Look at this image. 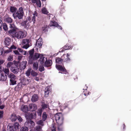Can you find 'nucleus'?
Here are the masks:
<instances>
[{"instance_id":"f257e3e1","label":"nucleus","mask_w":131,"mask_h":131,"mask_svg":"<svg viewBox=\"0 0 131 131\" xmlns=\"http://www.w3.org/2000/svg\"><path fill=\"white\" fill-rule=\"evenodd\" d=\"M17 28L15 25H11L10 29L7 32L8 35L14 38L21 39L25 37L24 32L22 31H17Z\"/></svg>"},{"instance_id":"f03ea898","label":"nucleus","mask_w":131,"mask_h":131,"mask_svg":"<svg viewBox=\"0 0 131 131\" xmlns=\"http://www.w3.org/2000/svg\"><path fill=\"white\" fill-rule=\"evenodd\" d=\"M54 117L58 124V130L59 131L62 130L63 128V125L64 121L63 115L61 113H57L55 115Z\"/></svg>"},{"instance_id":"7ed1b4c3","label":"nucleus","mask_w":131,"mask_h":131,"mask_svg":"<svg viewBox=\"0 0 131 131\" xmlns=\"http://www.w3.org/2000/svg\"><path fill=\"white\" fill-rule=\"evenodd\" d=\"M24 12L22 7H20L18 10L13 14V16L14 19L18 18L19 19H22L24 15Z\"/></svg>"},{"instance_id":"20e7f679","label":"nucleus","mask_w":131,"mask_h":131,"mask_svg":"<svg viewBox=\"0 0 131 131\" xmlns=\"http://www.w3.org/2000/svg\"><path fill=\"white\" fill-rule=\"evenodd\" d=\"M25 116L27 119L30 120L35 119L36 118V112L27 113L25 114Z\"/></svg>"},{"instance_id":"39448f33","label":"nucleus","mask_w":131,"mask_h":131,"mask_svg":"<svg viewBox=\"0 0 131 131\" xmlns=\"http://www.w3.org/2000/svg\"><path fill=\"white\" fill-rule=\"evenodd\" d=\"M31 18L30 16L27 17V20L23 21L21 23V25L24 26L25 28H28L30 26V23L32 21L31 20Z\"/></svg>"},{"instance_id":"423d86ee","label":"nucleus","mask_w":131,"mask_h":131,"mask_svg":"<svg viewBox=\"0 0 131 131\" xmlns=\"http://www.w3.org/2000/svg\"><path fill=\"white\" fill-rule=\"evenodd\" d=\"M41 54H40L37 53H35L33 56H32L31 59H29V62L30 64L32 63L33 61L37 60L39 57H40Z\"/></svg>"},{"instance_id":"0eeeda50","label":"nucleus","mask_w":131,"mask_h":131,"mask_svg":"<svg viewBox=\"0 0 131 131\" xmlns=\"http://www.w3.org/2000/svg\"><path fill=\"white\" fill-rule=\"evenodd\" d=\"M35 125V123L32 121H27L25 123V125L27 128H31L33 127Z\"/></svg>"},{"instance_id":"6e6552de","label":"nucleus","mask_w":131,"mask_h":131,"mask_svg":"<svg viewBox=\"0 0 131 131\" xmlns=\"http://www.w3.org/2000/svg\"><path fill=\"white\" fill-rule=\"evenodd\" d=\"M30 42V40L28 39H24L22 42V44L23 45L22 48L27 49L29 47V43Z\"/></svg>"},{"instance_id":"1a4fd4ad","label":"nucleus","mask_w":131,"mask_h":131,"mask_svg":"<svg viewBox=\"0 0 131 131\" xmlns=\"http://www.w3.org/2000/svg\"><path fill=\"white\" fill-rule=\"evenodd\" d=\"M10 70L13 73L17 74L19 71V68L18 64H13L11 67Z\"/></svg>"},{"instance_id":"9d476101","label":"nucleus","mask_w":131,"mask_h":131,"mask_svg":"<svg viewBox=\"0 0 131 131\" xmlns=\"http://www.w3.org/2000/svg\"><path fill=\"white\" fill-rule=\"evenodd\" d=\"M56 67L57 69L59 71H61L65 74L68 73V72L65 68L64 66H62L61 65H56Z\"/></svg>"},{"instance_id":"9b49d317","label":"nucleus","mask_w":131,"mask_h":131,"mask_svg":"<svg viewBox=\"0 0 131 131\" xmlns=\"http://www.w3.org/2000/svg\"><path fill=\"white\" fill-rule=\"evenodd\" d=\"M5 21L8 24H9V28L10 29V27L11 25L14 24L13 23V20L10 17H8L5 18Z\"/></svg>"},{"instance_id":"f8f14e48","label":"nucleus","mask_w":131,"mask_h":131,"mask_svg":"<svg viewBox=\"0 0 131 131\" xmlns=\"http://www.w3.org/2000/svg\"><path fill=\"white\" fill-rule=\"evenodd\" d=\"M29 111L33 112L35 111L37 108V105L35 104H30L29 105Z\"/></svg>"},{"instance_id":"ddd939ff","label":"nucleus","mask_w":131,"mask_h":131,"mask_svg":"<svg viewBox=\"0 0 131 131\" xmlns=\"http://www.w3.org/2000/svg\"><path fill=\"white\" fill-rule=\"evenodd\" d=\"M27 62L26 61H23L21 62L19 64V68L21 70H23L26 68Z\"/></svg>"},{"instance_id":"4468645a","label":"nucleus","mask_w":131,"mask_h":131,"mask_svg":"<svg viewBox=\"0 0 131 131\" xmlns=\"http://www.w3.org/2000/svg\"><path fill=\"white\" fill-rule=\"evenodd\" d=\"M66 54H64L61 57L62 58H60L59 57H57L56 58V61L57 63L61 64L63 62V59L65 58V56Z\"/></svg>"},{"instance_id":"2eb2a0df","label":"nucleus","mask_w":131,"mask_h":131,"mask_svg":"<svg viewBox=\"0 0 131 131\" xmlns=\"http://www.w3.org/2000/svg\"><path fill=\"white\" fill-rule=\"evenodd\" d=\"M42 40V38H39L36 42V46L40 48L43 44Z\"/></svg>"},{"instance_id":"dca6fc26","label":"nucleus","mask_w":131,"mask_h":131,"mask_svg":"<svg viewBox=\"0 0 131 131\" xmlns=\"http://www.w3.org/2000/svg\"><path fill=\"white\" fill-rule=\"evenodd\" d=\"M39 99V96L37 94H34L32 96L31 99V101L33 102L37 101Z\"/></svg>"},{"instance_id":"f3484780","label":"nucleus","mask_w":131,"mask_h":131,"mask_svg":"<svg viewBox=\"0 0 131 131\" xmlns=\"http://www.w3.org/2000/svg\"><path fill=\"white\" fill-rule=\"evenodd\" d=\"M21 110L23 112L26 113L29 110L28 107L27 105H23L21 108Z\"/></svg>"},{"instance_id":"a211bd4d","label":"nucleus","mask_w":131,"mask_h":131,"mask_svg":"<svg viewBox=\"0 0 131 131\" xmlns=\"http://www.w3.org/2000/svg\"><path fill=\"white\" fill-rule=\"evenodd\" d=\"M7 75L4 73L0 74V81H5L7 79Z\"/></svg>"},{"instance_id":"6ab92c4d","label":"nucleus","mask_w":131,"mask_h":131,"mask_svg":"<svg viewBox=\"0 0 131 131\" xmlns=\"http://www.w3.org/2000/svg\"><path fill=\"white\" fill-rule=\"evenodd\" d=\"M50 91V87L48 86L46 87L45 89L44 96L46 97H48Z\"/></svg>"},{"instance_id":"aec40b11","label":"nucleus","mask_w":131,"mask_h":131,"mask_svg":"<svg viewBox=\"0 0 131 131\" xmlns=\"http://www.w3.org/2000/svg\"><path fill=\"white\" fill-rule=\"evenodd\" d=\"M52 64V61L51 60H47V59H46V61L45 63V66L46 67H49L51 66Z\"/></svg>"},{"instance_id":"412c9836","label":"nucleus","mask_w":131,"mask_h":131,"mask_svg":"<svg viewBox=\"0 0 131 131\" xmlns=\"http://www.w3.org/2000/svg\"><path fill=\"white\" fill-rule=\"evenodd\" d=\"M11 40L9 38H5V43L6 46H7L10 44Z\"/></svg>"},{"instance_id":"4be33fe9","label":"nucleus","mask_w":131,"mask_h":131,"mask_svg":"<svg viewBox=\"0 0 131 131\" xmlns=\"http://www.w3.org/2000/svg\"><path fill=\"white\" fill-rule=\"evenodd\" d=\"M22 82L23 85H26L29 83L30 82V80L27 78H24L22 80Z\"/></svg>"},{"instance_id":"5701e85b","label":"nucleus","mask_w":131,"mask_h":131,"mask_svg":"<svg viewBox=\"0 0 131 131\" xmlns=\"http://www.w3.org/2000/svg\"><path fill=\"white\" fill-rule=\"evenodd\" d=\"M17 118V115L15 114H12L11 116L10 119L12 122H14L16 121Z\"/></svg>"},{"instance_id":"b1692460","label":"nucleus","mask_w":131,"mask_h":131,"mask_svg":"<svg viewBox=\"0 0 131 131\" xmlns=\"http://www.w3.org/2000/svg\"><path fill=\"white\" fill-rule=\"evenodd\" d=\"M8 131H17V130L12 125H8L7 126Z\"/></svg>"},{"instance_id":"393cba45","label":"nucleus","mask_w":131,"mask_h":131,"mask_svg":"<svg viewBox=\"0 0 131 131\" xmlns=\"http://www.w3.org/2000/svg\"><path fill=\"white\" fill-rule=\"evenodd\" d=\"M34 51H35L34 48H33L32 49L29 50V59H31L32 56H33V55L34 54Z\"/></svg>"},{"instance_id":"a878e982","label":"nucleus","mask_w":131,"mask_h":131,"mask_svg":"<svg viewBox=\"0 0 131 131\" xmlns=\"http://www.w3.org/2000/svg\"><path fill=\"white\" fill-rule=\"evenodd\" d=\"M33 16L32 17V21H33V24H34L36 21V17L38 15V14L36 11H35L33 13Z\"/></svg>"},{"instance_id":"bb28decb","label":"nucleus","mask_w":131,"mask_h":131,"mask_svg":"<svg viewBox=\"0 0 131 131\" xmlns=\"http://www.w3.org/2000/svg\"><path fill=\"white\" fill-rule=\"evenodd\" d=\"M8 78H9L10 80H16V77L13 74L11 73L8 76Z\"/></svg>"},{"instance_id":"cd10ccee","label":"nucleus","mask_w":131,"mask_h":131,"mask_svg":"<svg viewBox=\"0 0 131 131\" xmlns=\"http://www.w3.org/2000/svg\"><path fill=\"white\" fill-rule=\"evenodd\" d=\"M17 11V8L15 6H11L10 8V11L11 13H15Z\"/></svg>"},{"instance_id":"c85d7f7f","label":"nucleus","mask_w":131,"mask_h":131,"mask_svg":"<svg viewBox=\"0 0 131 131\" xmlns=\"http://www.w3.org/2000/svg\"><path fill=\"white\" fill-rule=\"evenodd\" d=\"M70 54L67 53L66 55L67 58L65 59L64 60V61L66 62L67 63H68L71 61V59L70 58Z\"/></svg>"},{"instance_id":"c756f323","label":"nucleus","mask_w":131,"mask_h":131,"mask_svg":"<svg viewBox=\"0 0 131 131\" xmlns=\"http://www.w3.org/2000/svg\"><path fill=\"white\" fill-rule=\"evenodd\" d=\"M49 25L50 26H54L56 27L58 26V24L55 21H51L50 22Z\"/></svg>"},{"instance_id":"7c9ffc66","label":"nucleus","mask_w":131,"mask_h":131,"mask_svg":"<svg viewBox=\"0 0 131 131\" xmlns=\"http://www.w3.org/2000/svg\"><path fill=\"white\" fill-rule=\"evenodd\" d=\"M3 28L5 31H7L8 30V28L7 24L5 23L3 24Z\"/></svg>"},{"instance_id":"2f4dec72","label":"nucleus","mask_w":131,"mask_h":131,"mask_svg":"<svg viewBox=\"0 0 131 131\" xmlns=\"http://www.w3.org/2000/svg\"><path fill=\"white\" fill-rule=\"evenodd\" d=\"M38 64L37 62L34 63L33 65V68L35 70H37L38 68Z\"/></svg>"},{"instance_id":"473e14b6","label":"nucleus","mask_w":131,"mask_h":131,"mask_svg":"<svg viewBox=\"0 0 131 131\" xmlns=\"http://www.w3.org/2000/svg\"><path fill=\"white\" fill-rule=\"evenodd\" d=\"M47 115L46 112H44L43 113L42 116V120L43 121H45L46 120L47 117Z\"/></svg>"},{"instance_id":"72a5a7b5","label":"nucleus","mask_w":131,"mask_h":131,"mask_svg":"<svg viewBox=\"0 0 131 131\" xmlns=\"http://www.w3.org/2000/svg\"><path fill=\"white\" fill-rule=\"evenodd\" d=\"M13 126H14V127L17 130L19 129V125L18 122H16L14 123Z\"/></svg>"},{"instance_id":"f704fd0d","label":"nucleus","mask_w":131,"mask_h":131,"mask_svg":"<svg viewBox=\"0 0 131 131\" xmlns=\"http://www.w3.org/2000/svg\"><path fill=\"white\" fill-rule=\"evenodd\" d=\"M45 59H47L46 58L43 57V55H41L40 57V61L41 62V64H43L44 63L45 61Z\"/></svg>"},{"instance_id":"c9c22d12","label":"nucleus","mask_w":131,"mask_h":131,"mask_svg":"<svg viewBox=\"0 0 131 131\" xmlns=\"http://www.w3.org/2000/svg\"><path fill=\"white\" fill-rule=\"evenodd\" d=\"M42 13L45 14H47L49 13L48 12V11L46 9L45 7H43L42 8Z\"/></svg>"},{"instance_id":"e433bc0d","label":"nucleus","mask_w":131,"mask_h":131,"mask_svg":"<svg viewBox=\"0 0 131 131\" xmlns=\"http://www.w3.org/2000/svg\"><path fill=\"white\" fill-rule=\"evenodd\" d=\"M3 71L4 72L5 74H7L8 76L10 74H9V70L8 68H5L4 69H3Z\"/></svg>"},{"instance_id":"4c0bfd02","label":"nucleus","mask_w":131,"mask_h":131,"mask_svg":"<svg viewBox=\"0 0 131 131\" xmlns=\"http://www.w3.org/2000/svg\"><path fill=\"white\" fill-rule=\"evenodd\" d=\"M10 85H14L16 84V81L15 80H10Z\"/></svg>"},{"instance_id":"58836bf2","label":"nucleus","mask_w":131,"mask_h":131,"mask_svg":"<svg viewBox=\"0 0 131 131\" xmlns=\"http://www.w3.org/2000/svg\"><path fill=\"white\" fill-rule=\"evenodd\" d=\"M43 121L42 120H39L37 122V124L38 125L42 126L44 125Z\"/></svg>"},{"instance_id":"ea45409f","label":"nucleus","mask_w":131,"mask_h":131,"mask_svg":"<svg viewBox=\"0 0 131 131\" xmlns=\"http://www.w3.org/2000/svg\"><path fill=\"white\" fill-rule=\"evenodd\" d=\"M31 75L33 77H36L38 75L37 73L35 72L34 71H32L31 72Z\"/></svg>"},{"instance_id":"a19ab883","label":"nucleus","mask_w":131,"mask_h":131,"mask_svg":"<svg viewBox=\"0 0 131 131\" xmlns=\"http://www.w3.org/2000/svg\"><path fill=\"white\" fill-rule=\"evenodd\" d=\"M20 131H28V129L27 127L25 126L22 127L20 129Z\"/></svg>"},{"instance_id":"79ce46f5","label":"nucleus","mask_w":131,"mask_h":131,"mask_svg":"<svg viewBox=\"0 0 131 131\" xmlns=\"http://www.w3.org/2000/svg\"><path fill=\"white\" fill-rule=\"evenodd\" d=\"M49 28V26H47V25L45 26L44 27L42 28V30L44 32H45L48 31V29Z\"/></svg>"},{"instance_id":"37998d69","label":"nucleus","mask_w":131,"mask_h":131,"mask_svg":"<svg viewBox=\"0 0 131 131\" xmlns=\"http://www.w3.org/2000/svg\"><path fill=\"white\" fill-rule=\"evenodd\" d=\"M35 3H36L38 6L39 7H41V3L40 0H36V2Z\"/></svg>"},{"instance_id":"c03bdc74","label":"nucleus","mask_w":131,"mask_h":131,"mask_svg":"<svg viewBox=\"0 0 131 131\" xmlns=\"http://www.w3.org/2000/svg\"><path fill=\"white\" fill-rule=\"evenodd\" d=\"M18 50L20 52L22 53L24 55H26V51H23V50L20 48H18Z\"/></svg>"},{"instance_id":"a18cd8bd","label":"nucleus","mask_w":131,"mask_h":131,"mask_svg":"<svg viewBox=\"0 0 131 131\" xmlns=\"http://www.w3.org/2000/svg\"><path fill=\"white\" fill-rule=\"evenodd\" d=\"M42 127L39 125L37 126L35 128V130L37 131H41Z\"/></svg>"},{"instance_id":"49530a36","label":"nucleus","mask_w":131,"mask_h":131,"mask_svg":"<svg viewBox=\"0 0 131 131\" xmlns=\"http://www.w3.org/2000/svg\"><path fill=\"white\" fill-rule=\"evenodd\" d=\"M31 69H28L26 72V74L27 77H29L30 76V74L31 73Z\"/></svg>"},{"instance_id":"de8ad7c7","label":"nucleus","mask_w":131,"mask_h":131,"mask_svg":"<svg viewBox=\"0 0 131 131\" xmlns=\"http://www.w3.org/2000/svg\"><path fill=\"white\" fill-rule=\"evenodd\" d=\"M71 47V46H69L67 45H66L63 47V49H64L65 50H66L70 49Z\"/></svg>"},{"instance_id":"09e8293b","label":"nucleus","mask_w":131,"mask_h":131,"mask_svg":"<svg viewBox=\"0 0 131 131\" xmlns=\"http://www.w3.org/2000/svg\"><path fill=\"white\" fill-rule=\"evenodd\" d=\"M15 64L13 63L12 62H9L7 64V66L8 68H9L10 67L12 66L13 64Z\"/></svg>"},{"instance_id":"8fccbe9b","label":"nucleus","mask_w":131,"mask_h":131,"mask_svg":"<svg viewBox=\"0 0 131 131\" xmlns=\"http://www.w3.org/2000/svg\"><path fill=\"white\" fill-rule=\"evenodd\" d=\"M17 119L18 120L20 123L21 122L23 121V119L21 116L19 115H17Z\"/></svg>"},{"instance_id":"3c124183","label":"nucleus","mask_w":131,"mask_h":131,"mask_svg":"<svg viewBox=\"0 0 131 131\" xmlns=\"http://www.w3.org/2000/svg\"><path fill=\"white\" fill-rule=\"evenodd\" d=\"M52 131H56V126L54 124H52L51 127Z\"/></svg>"},{"instance_id":"603ef678","label":"nucleus","mask_w":131,"mask_h":131,"mask_svg":"<svg viewBox=\"0 0 131 131\" xmlns=\"http://www.w3.org/2000/svg\"><path fill=\"white\" fill-rule=\"evenodd\" d=\"M48 105L46 104H43L42 105V107L43 109H45L48 107Z\"/></svg>"},{"instance_id":"864d4df0","label":"nucleus","mask_w":131,"mask_h":131,"mask_svg":"<svg viewBox=\"0 0 131 131\" xmlns=\"http://www.w3.org/2000/svg\"><path fill=\"white\" fill-rule=\"evenodd\" d=\"M13 56L12 55H10L7 59L8 61H12L13 60Z\"/></svg>"},{"instance_id":"5fc2aeb1","label":"nucleus","mask_w":131,"mask_h":131,"mask_svg":"<svg viewBox=\"0 0 131 131\" xmlns=\"http://www.w3.org/2000/svg\"><path fill=\"white\" fill-rule=\"evenodd\" d=\"M4 61L2 59H0V69H2L1 65L4 63Z\"/></svg>"},{"instance_id":"6e6d98bb","label":"nucleus","mask_w":131,"mask_h":131,"mask_svg":"<svg viewBox=\"0 0 131 131\" xmlns=\"http://www.w3.org/2000/svg\"><path fill=\"white\" fill-rule=\"evenodd\" d=\"M39 70L40 72H42L44 70V68L43 67L40 66L39 68Z\"/></svg>"},{"instance_id":"4d7b16f0","label":"nucleus","mask_w":131,"mask_h":131,"mask_svg":"<svg viewBox=\"0 0 131 131\" xmlns=\"http://www.w3.org/2000/svg\"><path fill=\"white\" fill-rule=\"evenodd\" d=\"M3 112L2 111H0V119L2 118L3 117Z\"/></svg>"},{"instance_id":"13d9d810","label":"nucleus","mask_w":131,"mask_h":131,"mask_svg":"<svg viewBox=\"0 0 131 131\" xmlns=\"http://www.w3.org/2000/svg\"><path fill=\"white\" fill-rule=\"evenodd\" d=\"M37 113L38 115L39 116H41L42 113V111L41 110H39L38 111Z\"/></svg>"},{"instance_id":"bf43d9fd","label":"nucleus","mask_w":131,"mask_h":131,"mask_svg":"<svg viewBox=\"0 0 131 131\" xmlns=\"http://www.w3.org/2000/svg\"><path fill=\"white\" fill-rule=\"evenodd\" d=\"M17 49V47L15 46L14 45H12L10 48V49L12 50V49Z\"/></svg>"},{"instance_id":"052dcab7","label":"nucleus","mask_w":131,"mask_h":131,"mask_svg":"<svg viewBox=\"0 0 131 131\" xmlns=\"http://www.w3.org/2000/svg\"><path fill=\"white\" fill-rule=\"evenodd\" d=\"M14 52L16 55H19V53L17 50H15L13 51Z\"/></svg>"},{"instance_id":"680f3d73","label":"nucleus","mask_w":131,"mask_h":131,"mask_svg":"<svg viewBox=\"0 0 131 131\" xmlns=\"http://www.w3.org/2000/svg\"><path fill=\"white\" fill-rule=\"evenodd\" d=\"M12 50H10V49L9 50H7L4 51V52L5 53H8L9 52L11 51Z\"/></svg>"},{"instance_id":"e2e57ef3","label":"nucleus","mask_w":131,"mask_h":131,"mask_svg":"<svg viewBox=\"0 0 131 131\" xmlns=\"http://www.w3.org/2000/svg\"><path fill=\"white\" fill-rule=\"evenodd\" d=\"M5 107L4 105H0V108L2 110Z\"/></svg>"},{"instance_id":"0e129e2a","label":"nucleus","mask_w":131,"mask_h":131,"mask_svg":"<svg viewBox=\"0 0 131 131\" xmlns=\"http://www.w3.org/2000/svg\"><path fill=\"white\" fill-rule=\"evenodd\" d=\"M34 79L35 80H36V81H39V77H35L34 78Z\"/></svg>"},{"instance_id":"69168bd1","label":"nucleus","mask_w":131,"mask_h":131,"mask_svg":"<svg viewBox=\"0 0 131 131\" xmlns=\"http://www.w3.org/2000/svg\"><path fill=\"white\" fill-rule=\"evenodd\" d=\"M57 28H58L59 29H60L61 30H62V28L61 27V26H60L59 25L58 26H57Z\"/></svg>"},{"instance_id":"338daca9","label":"nucleus","mask_w":131,"mask_h":131,"mask_svg":"<svg viewBox=\"0 0 131 131\" xmlns=\"http://www.w3.org/2000/svg\"><path fill=\"white\" fill-rule=\"evenodd\" d=\"M22 58V56H18V60H20Z\"/></svg>"},{"instance_id":"774afa93","label":"nucleus","mask_w":131,"mask_h":131,"mask_svg":"<svg viewBox=\"0 0 131 131\" xmlns=\"http://www.w3.org/2000/svg\"><path fill=\"white\" fill-rule=\"evenodd\" d=\"M83 94L85 96H86L89 94V92H88L87 93H83Z\"/></svg>"}]
</instances>
